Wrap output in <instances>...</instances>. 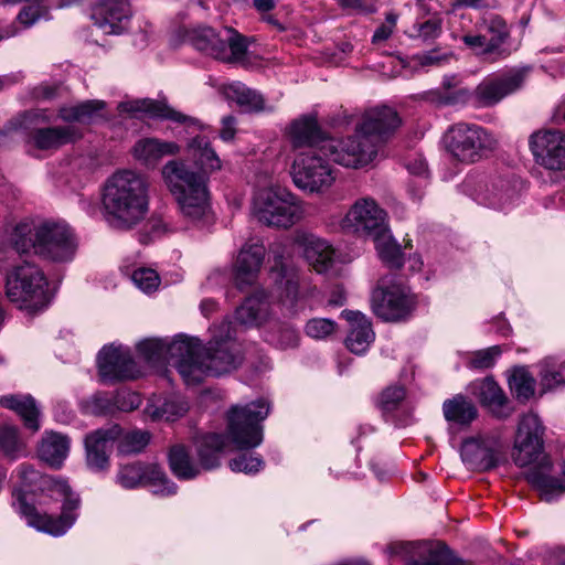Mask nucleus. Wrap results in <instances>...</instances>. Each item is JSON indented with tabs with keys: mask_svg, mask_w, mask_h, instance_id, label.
Instances as JSON below:
<instances>
[{
	"mask_svg": "<svg viewBox=\"0 0 565 565\" xmlns=\"http://www.w3.org/2000/svg\"><path fill=\"white\" fill-rule=\"evenodd\" d=\"M12 505L29 526L53 536L65 534L77 519L81 500L65 479L42 475L30 463L15 471Z\"/></svg>",
	"mask_w": 565,
	"mask_h": 565,
	"instance_id": "1",
	"label": "nucleus"
},
{
	"mask_svg": "<svg viewBox=\"0 0 565 565\" xmlns=\"http://www.w3.org/2000/svg\"><path fill=\"white\" fill-rule=\"evenodd\" d=\"M188 151L200 166L194 171L181 160H170L162 168V178L175 199L181 214L194 224L210 215L207 173L221 169V160L206 137L198 136L188 143Z\"/></svg>",
	"mask_w": 565,
	"mask_h": 565,
	"instance_id": "2",
	"label": "nucleus"
},
{
	"mask_svg": "<svg viewBox=\"0 0 565 565\" xmlns=\"http://www.w3.org/2000/svg\"><path fill=\"white\" fill-rule=\"evenodd\" d=\"M102 205L110 226L131 230L149 211L148 179L132 170L115 172L104 185Z\"/></svg>",
	"mask_w": 565,
	"mask_h": 565,
	"instance_id": "3",
	"label": "nucleus"
},
{
	"mask_svg": "<svg viewBox=\"0 0 565 565\" xmlns=\"http://www.w3.org/2000/svg\"><path fill=\"white\" fill-rule=\"evenodd\" d=\"M211 339L203 345L198 338L196 352L186 356L179 365V374L188 385L201 383L205 376H220L235 370L243 360L234 341V329L231 321L224 320L211 329Z\"/></svg>",
	"mask_w": 565,
	"mask_h": 565,
	"instance_id": "4",
	"label": "nucleus"
},
{
	"mask_svg": "<svg viewBox=\"0 0 565 565\" xmlns=\"http://www.w3.org/2000/svg\"><path fill=\"white\" fill-rule=\"evenodd\" d=\"M8 248L19 255L34 249L43 258L63 263L74 258L77 239L66 224L46 222L33 231L30 224L21 223L12 230Z\"/></svg>",
	"mask_w": 565,
	"mask_h": 565,
	"instance_id": "5",
	"label": "nucleus"
},
{
	"mask_svg": "<svg viewBox=\"0 0 565 565\" xmlns=\"http://www.w3.org/2000/svg\"><path fill=\"white\" fill-rule=\"evenodd\" d=\"M447 152L461 163H476L493 153L499 140L487 128L470 122L450 126L444 136Z\"/></svg>",
	"mask_w": 565,
	"mask_h": 565,
	"instance_id": "6",
	"label": "nucleus"
},
{
	"mask_svg": "<svg viewBox=\"0 0 565 565\" xmlns=\"http://www.w3.org/2000/svg\"><path fill=\"white\" fill-rule=\"evenodd\" d=\"M274 264L270 273L279 290V301L290 313L297 315L307 306L317 288L300 278L299 269L285 255V247L276 244L270 248Z\"/></svg>",
	"mask_w": 565,
	"mask_h": 565,
	"instance_id": "7",
	"label": "nucleus"
},
{
	"mask_svg": "<svg viewBox=\"0 0 565 565\" xmlns=\"http://www.w3.org/2000/svg\"><path fill=\"white\" fill-rule=\"evenodd\" d=\"M46 288L47 280L34 264L24 262L7 275L6 295L20 309L30 312L44 309L49 302Z\"/></svg>",
	"mask_w": 565,
	"mask_h": 565,
	"instance_id": "8",
	"label": "nucleus"
},
{
	"mask_svg": "<svg viewBox=\"0 0 565 565\" xmlns=\"http://www.w3.org/2000/svg\"><path fill=\"white\" fill-rule=\"evenodd\" d=\"M252 213L264 225L289 228L302 218L305 211L291 192L268 188L255 194Z\"/></svg>",
	"mask_w": 565,
	"mask_h": 565,
	"instance_id": "9",
	"label": "nucleus"
},
{
	"mask_svg": "<svg viewBox=\"0 0 565 565\" xmlns=\"http://www.w3.org/2000/svg\"><path fill=\"white\" fill-rule=\"evenodd\" d=\"M269 414V404L257 399L244 406L234 405L227 412V435L238 449H249L263 441L262 423Z\"/></svg>",
	"mask_w": 565,
	"mask_h": 565,
	"instance_id": "10",
	"label": "nucleus"
},
{
	"mask_svg": "<svg viewBox=\"0 0 565 565\" xmlns=\"http://www.w3.org/2000/svg\"><path fill=\"white\" fill-rule=\"evenodd\" d=\"M224 437L220 434H206L198 439L196 448L200 465L194 463L182 445H175L169 452V465L174 476L182 480L195 478L201 468L211 470L220 465V454L224 448Z\"/></svg>",
	"mask_w": 565,
	"mask_h": 565,
	"instance_id": "11",
	"label": "nucleus"
},
{
	"mask_svg": "<svg viewBox=\"0 0 565 565\" xmlns=\"http://www.w3.org/2000/svg\"><path fill=\"white\" fill-rule=\"evenodd\" d=\"M323 156L347 168L369 164L377 154L375 142L356 128L355 135L347 138L329 137L322 145Z\"/></svg>",
	"mask_w": 565,
	"mask_h": 565,
	"instance_id": "12",
	"label": "nucleus"
},
{
	"mask_svg": "<svg viewBox=\"0 0 565 565\" xmlns=\"http://www.w3.org/2000/svg\"><path fill=\"white\" fill-rule=\"evenodd\" d=\"M326 158L323 152H317L316 150L299 152L291 167L295 185L310 193H319L329 189L335 177Z\"/></svg>",
	"mask_w": 565,
	"mask_h": 565,
	"instance_id": "13",
	"label": "nucleus"
},
{
	"mask_svg": "<svg viewBox=\"0 0 565 565\" xmlns=\"http://www.w3.org/2000/svg\"><path fill=\"white\" fill-rule=\"evenodd\" d=\"M544 433L540 417L534 413L524 414L518 424L512 459L519 467H526L539 460L544 449Z\"/></svg>",
	"mask_w": 565,
	"mask_h": 565,
	"instance_id": "14",
	"label": "nucleus"
},
{
	"mask_svg": "<svg viewBox=\"0 0 565 565\" xmlns=\"http://www.w3.org/2000/svg\"><path fill=\"white\" fill-rule=\"evenodd\" d=\"M388 550L407 565H468L441 543L395 542Z\"/></svg>",
	"mask_w": 565,
	"mask_h": 565,
	"instance_id": "15",
	"label": "nucleus"
},
{
	"mask_svg": "<svg viewBox=\"0 0 565 565\" xmlns=\"http://www.w3.org/2000/svg\"><path fill=\"white\" fill-rule=\"evenodd\" d=\"M340 226L345 232L373 237L388 227L387 213L373 199L362 198L351 206Z\"/></svg>",
	"mask_w": 565,
	"mask_h": 565,
	"instance_id": "16",
	"label": "nucleus"
},
{
	"mask_svg": "<svg viewBox=\"0 0 565 565\" xmlns=\"http://www.w3.org/2000/svg\"><path fill=\"white\" fill-rule=\"evenodd\" d=\"M117 482L125 489L139 486H150L160 495H171L177 492V486L171 482L158 465H146L139 461L121 465L117 473Z\"/></svg>",
	"mask_w": 565,
	"mask_h": 565,
	"instance_id": "17",
	"label": "nucleus"
},
{
	"mask_svg": "<svg viewBox=\"0 0 565 565\" xmlns=\"http://www.w3.org/2000/svg\"><path fill=\"white\" fill-rule=\"evenodd\" d=\"M137 349L147 362L157 364L167 361L179 371L180 363L186 360V356L194 354L198 348L189 337L180 334L172 341L146 339L138 343Z\"/></svg>",
	"mask_w": 565,
	"mask_h": 565,
	"instance_id": "18",
	"label": "nucleus"
},
{
	"mask_svg": "<svg viewBox=\"0 0 565 565\" xmlns=\"http://www.w3.org/2000/svg\"><path fill=\"white\" fill-rule=\"evenodd\" d=\"M371 306L379 318L385 321H398L411 315L415 302L405 287L392 285L375 288L372 292Z\"/></svg>",
	"mask_w": 565,
	"mask_h": 565,
	"instance_id": "19",
	"label": "nucleus"
},
{
	"mask_svg": "<svg viewBox=\"0 0 565 565\" xmlns=\"http://www.w3.org/2000/svg\"><path fill=\"white\" fill-rule=\"evenodd\" d=\"M97 363L99 376L105 383L132 380L140 375L130 350L122 345H105L98 353Z\"/></svg>",
	"mask_w": 565,
	"mask_h": 565,
	"instance_id": "20",
	"label": "nucleus"
},
{
	"mask_svg": "<svg viewBox=\"0 0 565 565\" xmlns=\"http://www.w3.org/2000/svg\"><path fill=\"white\" fill-rule=\"evenodd\" d=\"M503 446L498 436L469 438L461 446V459L470 470L488 471L500 463Z\"/></svg>",
	"mask_w": 565,
	"mask_h": 565,
	"instance_id": "21",
	"label": "nucleus"
},
{
	"mask_svg": "<svg viewBox=\"0 0 565 565\" xmlns=\"http://www.w3.org/2000/svg\"><path fill=\"white\" fill-rule=\"evenodd\" d=\"M526 72L514 71L505 75L484 78L473 90V105L478 108L492 107L505 96L522 87Z\"/></svg>",
	"mask_w": 565,
	"mask_h": 565,
	"instance_id": "22",
	"label": "nucleus"
},
{
	"mask_svg": "<svg viewBox=\"0 0 565 565\" xmlns=\"http://www.w3.org/2000/svg\"><path fill=\"white\" fill-rule=\"evenodd\" d=\"M530 148L535 161L548 170H565V134L559 130L534 132Z\"/></svg>",
	"mask_w": 565,
	"mask_h": 565,
	"instance_id": "23",
	"label": "nucleus"
},
{
	"mask_svg": "<svg viewBox=\"0 0 565 565\" xmlns=\"http://www.w3.org/2000/svg\"><path fill=\"white\" fill-rule=\"evenodd\" d=\"M130 17V0H97L92 8V20L105 34H121Z\"/></svg>",
	"mask_w": 565,
	"mask_h": 565,
	"instance_id": "24",
	"label": "nucleus"
},
{
	"mask_svg": "<svg viewBox=\"0 0 565 565\" xmlns=\"http://www.w3.org/2000/svg\"><path fill=\"white\" fill-rule=\"evenodd\" d=\"M119 435L120 427L117 425L106 429H97L86 435L84 440L86 465L90 470L99 472L108 469L113 443Z\"/></svg>",
	"mask_w": 565,
	"mask_h": 565,
	"instance_id": "25",
	"label": "nucleus"
},
{
	"mask_svg": "<svg viewBox=\"0 0 565 565\" xmlns=\"http://www.w3.org/2000/svg\"><path fill=\"white\" fill-rule=\"evenodd\" d=\"M265 254L262 243H246L241 248L234 265V284L239 290L256 284Z\"/></svg>",
	"mask_w": 565,
	"mask_h": 565,
	"instance_id": "26",
	"label": "nucleus"
},
{
	"mask_svg": "<svg viewBox=\"0 0 565 565\" xmlns=\"http://www.w3.org/2000/svg\"><path fill=\"white\" fill-rule=\"evenodd\" d=\"M288 136L292 149L301 150L300 152H310L311 150L323 152L322 145L329 139L313 115H303L292 120Z\"/></svg>",
	"mask_w": 565,
	"mask_h": 565,
	"instance_id": "27",
	"label": "nucleus"
},
{
	"mask_svg": "<svg viewBox=\"0 0 565 565\" xmlns=\"http://www.w3.org/2000/svg\"><path fill=\"white\" fill-rule=\"evenodd\" d=\"M118 110L120 113H128L135 116L138 114H146L150 118L167 119L186 126H200L198 119L173 109L166 103V100H156L150 98L126 100L119 103Z\"/></svg>",
	"mask_w": 565,
	"mask_h": 565,
	"instance_id": "28",
	"label": "nucleus"
},
{
	"mask_svg": "<svg viewBox=\"0 0 565 565\" xmlns=\"http://www.w3.org/2000/svg\"><path fill=\"white\" fill-rule=\"evenodd\" d=\"M401 125V118L391 107H374L365 111L359 131L370 137L375 145Z\"/></svg>",
	"mask_w": 565,
	"mask_h": 565,
	"instance_id": "29",
	"label": "nucleus"
},
{
	"mask_svg": "<svg viewBox=\"0 0 565 565\" xmlns=\"http://www.w3.org/2000/svg\"><path fill=\"white\" fill-rule=\"evenodd\" d=\"M296 243L302 248L303 256L312 268L319 273H328L334 263V249L331 244L313 234L301 233Z\"/></svg>",
	"mask_w": 565,
	"mask_h": 565,
	"instance_id": "30",
	"label": "nucleus"
},
{
	"mask_svg": "<svg viewBox=\"0 0 565 565\" xmlns=\"http://www.w3.org/2000/svg\"><path fill=\"white\" fill-rule=\"evenodd\" d=\"M342 316L349 322L347 348L354 354H363L375 339L371 321L360 311L344 310Z\"/></svg>",
	"mask_w": 565,
	"mask_h": 565,
	"instance_id": "31",
	"label": "nucleus"
},
{
	"mask_svg": "<svg viewBox=\"0 0 565 565\" xmlns=\"http://www.w3.org/2000/svg\"><path fill=\"white\" fill-rule=\"evenodd\" d=\"M71 440L66 435L45 431L38 446L41 461L54 469H60L68 456Z\"/></svg>",
	"mask_w": 565,
	"mask_h": 565,
	"instance_id": "32",
	"label": "nucleus"
},
{
	"mask_svg": "<svg viewBox=\"0 0 565 565\" xmlns=\"http://www.w3.org/2000/svg\"><path fill=\"white\" fill-rule=\"evenodd\" d=\"M134 157L146 166H156L163 157L180 152V146L173 141L157 138L138 140L134 146Z\"/></svg>",
	"mask_w": 565,
	"mask_h": 565,
	"instance_id": "33",
	"label": "nucleus"
},
{
	"mask_svg": "<svg viewBox=\"0 0 565 565\" xmlns=\"http://www.w3.org/2000/svg\"><path fill=\"white\" fill-rule=\"evenodd\" d=\"M0 405L13 411L23 420L25 428L35 433L40 429V411L31 395L9 394L0 397Z\"/></svg>",
	"mask_w": 565,
	"mask_h": 565,
	"instance_id": "34",
	"label": "nucleus"
},
{
	"mask_svg": "<svg viewBox=\"0 0 565 565\" xmlns=\"http://www.w3.org/2000/svg\"><path fill=\"white\" fill-rule=\"evenodd\" d=\"M268 317L269 303L263 291L247 297L235 311L236 321L246 327H258L266 322Z\"/></svg>",
	"mask_w": 565,
	"mask_h": 565,
	"instance_id": "35",
	"label": "nucleus"
},
{
	"mask_svg": "<svg viewBox=\"0 0 565 565\" xmlns=\"http://www.w3.org/2000/svg\"><path fill=\"white\" fill-rule=\"evenodd\" d=\"M189 41L198 50L214 58H226V41L210 26H198L192 29L189 34Z\"/></svg>",
	"mask_w": 565,
	"mask_h": 565,
	"instance_id": "36",
	"label": "nucleus"
},
{
	"mask_svg": "<svg viewBox=\"0 0 565 565\" xmlns=\"http://www.w3.org/2000/svg\"><path fill=\"white\" fill-rule=\"evenodd\" d=\"M551 462L544 460L539 467H534L526 473V480L541 491L543 500L550 502L565 492V471L564 482L550 476Z\"/></svg>",
	"mask_w": 565,
	"mask_h": 565,
	"instance_id": "37",
	"label": "nucleus"
},
{
	"mask_svg": "<svg viewBox=\"0 0 565 565\" xmlns=\"http://www.w3.org/2000/svg\"><path fill=\"white\" fill-rule=\"evenodd\" d=\"M77 138L79 134L72 126L39 128L32 132V140L41 150L57 149Z\"/></svg>",
	"mask_w": 565,
	"mask_h": 565,
	"instance_id": "38",
	"label": "nucleus"
},
{
	"mask_svg": "<svg viewBox=\"0 0 565 565\" xmlns=\"http://www.w3.org/2000/svg\"><path fill=\"white\" fill-rule=\"evenodd\" d=\"M480 403L498 418H507L511 412L505 408L508 398L501 387L492 377L480 382L478 387Z\"/></svg>",
	"mask_w": 565,
	"mask_h": 565,
	"instance_id": "39",
	"label": "nucleus"
},
{
	"mask_svg": "<svg viewBox=\"0 0 565 565\" xmlns=\"http://www.w3.org/2000/svg\"><path fill=\"white\" fill-rule=\"evenodd\" d=\"M481 28L486 31V35H490L489 50L497 51V57L505 58L511 54V51L504 46L510 38V30L507 22L499 15H490L483 18L480 23Z\"/></svg>",
	"mask_w": 565,
	"mask_h": 565,
	"instance_id": "40",
	"label": "nucleus"
},
{
	"mask_svg": "<svg viewBox=\"0 0 565 565\" xmlns=\"http://www.w3.org/2000/svg\"><path fill=\"white\" fill-rule=\"evenodd\" d=\"M518 198L514 183L504 178H498L487 188L483 199L493 209L504 210Z\"/></svg>",
	"mask_w": 565,
	"mask_h": 565,
	"instance_id": "41",
	"label": "nucleus"
},
{
	"mask_svg": "<svg viewBox=\"0 0 565 565\" xmlns=\"http://www.w3.org/2000/svg\"><path fill=\"white\" fill-rule=\"evenodd\" d=\"M443 413L446 420L459 425H469L478 415L477 408L472 402L460 394L444 402Z\"/></svg>",
	"mask_w": 565,
	"mask_h": 565,
	"instance_id": "42",
	"label": "nucleus"
},
{
	"mask_svg": "<svg viewBox=\"0 0 565 565\" xmlns=\"http://www.w3.org/2000/svg\"><path fill=\"white\" fill-rule=\"evenodd\" d=\"M372 238L380 258L387 266L392 268H399L403 266V253L401 246L393 238L388 227H386L383 233H379V235H374Z\"/></svg>",
	"mask_w": 565,
	"mask_h": 565,
	"instance_id": "43",
	"label": "nucleus"
},
{
	"mask_svg": "<svg viewBox=\"0 0 565 565\" xmlns=\"http://www.w3.org/2000/svg\"><path fill=\"white\" fill-rule=\"evenodd\" d=\"M105 108L102 100H86L77 105L62 107L58 116L65 121L89 122L100 116Z\"/></svg>",
	"mask_w": 565,
	"mask_h": 565,
	"instance_id": "44",
	"label": "nucleus"
},
{
	"mask_svg": "<svg viewBox=\"0 0 565 565\" xmlns=\"http://www.w3.org/2000/svg\"><path fill=\"white\" fill-rule=\"evenodd\" d=\"M536 381L524 366L515 367L509 377V386L515 398L525 403L535 394Z\"/></svg>",
	"mask_w": 565,
	"mask_h": 565,
	"instance_id": "45",
	"label": "nucleus"
},
{
	"mask_svg": "<svg viewBox=\"0 0 565 565\" xmlns=\"http://www.w3.org/2000/svg\"><path fill=\"white\" fill-rule=\"evenodd\" d=\"M231 97L237 105L248 111L265 110V100L260 93L248 88L243 84H235L231 87Z\"/></svg>",
	"mask_w": 565,
	"mask_h": 565,
	"instance_id": "46",
	"label": "nucleus"
},
{
	"mask_svg": "<svg viewBox=\"0 0 565 565\" xmlns=\"http://www.w3.org/2000/svg\"><path fill=\"white\" fill-rule=\"evenodd\" d=\"M0 450L11 459H17L24 454L25 445L15 426L4 425L0 428Z\"/></svg>",
	"mask_w": 565,
	"mask_h": 565,
	"instance_id": "47",
	"label": "nucleus"
},
{
	"mask_svg": "<svg viewBox=\"0 0 565 565\" xmlns=\"http://www.w3.org/2000/svg\"><path fill=\"white\" fill-rule=\"evenodd\" d=\"M266 340L279 349H292L298 347L300 337L296 328L287 323L277 324L276 329L271 331Z\"/></svg>",
	"mask_w": 565,
	"mask_h": 565,
	"instance_id": "48",
	"label": "nucleus"
},
{
	"mask_svg": "<svg viewBox=\"0 0 565 565\" xmlns=\"http://www.w3.org/2000/svg\"><path fill=\"white\" fill-rule=\"evenodd\" d=\"M119 437L118 451L122 455L140 452L150 440V435L143 430L127 431Z\"/></svg>",
	"mask_w": 565,
	"mask_h": 565,
	"instance_id": "49",
	"label": "nucleus"
},
{
	"mask_svg": "<svg viewBox=\"0 0 565 565\" xmlns=\"http://www.w3.org/2000/svg\"><path fill=\"white\" fill-rule=\"evenodd\" d=\"M188 411V405L184 402L168 399L161 406H149L147 413L153 419L174 420L184 415Z\"/></svg>",
	"mask_w": 565,
	"mask_h": 565,
	"instance_id": "50",
	"label": "nucleus"
},
{
	"mask_svg": "<svg viewBox=\"0 0 565 565\" xmlns=\"http://www.w3.org/2000/svg\"><path fill=\"white\" fill-rule=\"evenodd\" d=\"M406 396L405 387L394 384L385 387L376 399L377 407L384 413L395 411Z\"/></svg>",
	"mask_w": 565,
	"mask_h": 565,
	"instance_id": "51",
	"label": "nucleus"
},
{
	"mask_svg": "<svg viewBox=\"0 0 565 565\" xmlns=\"http://www.w3.org/2000/svg\"><path fill=\"white\" fill-rule=\"evenodd\" d=\"M501 353L502 350L499 345L475 351L470 354L467 361V366L479 371L491 369Z\"/></svg>",
	"mask_w": 565,
	"mask_h": 565,
	"instance_id": "52",
	"label": "nucleus"
},
{
	"mask_svg": "<svg viewBox=\"0 0 565 565\" xmlns=\"http://www.w3.org/2000/svg\"><path fill=\"white\" fill-rule=\"evenodd\" d=\"M227 57L221 58L225 62H236L243 60L247 52L246 39L232 28L225 29Z\"/></svg>",
	"mask_w": 565,
	"mask_h": 565,
	"instance_id": "53",
	"label": "nucleus"
},
{
	"mask_svg": "<svg viewBox=\"0 0 565 565\" xmlns=\"http://www.w3.org/2000/svg\"><path fill=\"white\" fill-rule=\"evenodd\" d=\"M441 19L433 17L426 21L416 22L412 26L408 34L411 38H417L424 42H430L436 40L441 34Z\"/></svg>",
	"mask_w": 565,
	"mask_h": 565,
	"instance_id": "54",
	"label": "nucleus"
},
{
	"mask_svg": "<svg viewBox=\"0 0 565 565\" xmlns=\"http://www.w3.org/2000/svg\"><path fill=\"white\" fill-rule=\"evenodd\" d=\"M335 330V322L326 318L310 319L305 326V332L308 337L322 340L331 335Z\"/></svg>",
	"mask_w": 565,
	"mask_h": 565,
	"instance_id": "55",
	"label": "nucleus"
},
{
	"mask_svg": "<svg viewBox=\"0 0 565 565\" xmlns=\"http://www.w3.org/2000/svg\"><path fill=\"white\" fill-rule=\"evenodd\" d=\"M462 42L478 55L492 61L501 58L497 57V51L489 50L490 41L486 34H466L462 36Z\"/></svg>",
	"mask_w": 565,
	"mask_h": 565,
	"instance_id": "56",
	"label": "nucleus"
},
{
	"mask_svg": "<svg viewBox=\"0 0 565 565\" xmlns=\"http://www.w3.org/2000/svg\"><path fill=\"white\" fill-rule=\"evenodd\" d=\"M134 284L143 292H152L160 285V277L156 270L151 268H138L132 274Z\"/></svg>",
	"mask_w": 565,
	"mask_h": 565,
	"instance_id": "57",
	"label": "nucleus"
},
{
	"mask_svg": "<svg viewBox=\"0 0 565 565\" xmlns=\"http://www.w3.org/2000/svg\"><path fill=\"white\" fill-rule=\"evenodd\" d=\"M263 463L260 457L243 454L230 461V468L235 472L255 473L260 470Z\"/></svg>",
	"mask_w": 565,
	"mask_h": 565,
	"instance_id": "58",
	"label": "nucleus"
},
{
	"mask_svg": "<svg viewBox=\"0 0 565 565\" xmlns=\"http://www.w3.org/2000/svg\"><path fill=\"white\" fill-rule=\"evenodd\" d=\"M111 401L114 411L117 409L121 412H131L141 404V397L138 393L126 390L117 392Z\"/></svg>",
	"mask_w": 565,
	"mask_h": 565,
	"instance_id": "59",
	"label": "nucleus"
},
{
	"mask_svg": "<svg viewBox=\"0 0 565 565\" xmlns=\"http://www.w3.org/2000/svg\"><path fill=\"white\" fill-rule=\"evenodd\" d=\"M85 409L93 415H107L114 412L113 401L105 394H96L85 402Z\"/></svg>",
	"mask_w": 565,
	"mask_h": 565,
	"instance_id": "60",
	"label": "nucleus"
},
{
	"mask_svg": "<svg viewBox=\"0 0 565 565\" xmlns=\"http://www.w3.org/2000/svg\"><path fill=\"white\" fill-rule=\"evenodd\" d=\"M337 2L348 14H369L376 10L369 0H337Z\"/></svg>",
	"mask_w": 565,
	"mask_h": 565,
	"instance_id": "61",
	"label": "nucleus"
},
{
	"mask_svg": "<svg viewBox=\"0 0 565 565\" xmlns=\"http://www.w3.org/2000/svg\"><path fill=\"white\" fill-rule=\"evenodd\" d=\"M540 384L542 388L541 394L552 391L559 385L565 384L564 372L562 369L559 371L544 370L541 373Z\"/></svg>",
	"mask_w": 565,
	"mask_h": 565,
	"instance_id": "62",
	"label": "nucleus"
},
{
	"mask_svg": "<svg viewBox=\"0 0 565 565\" xmlns=\"http://www.w3.org/2000/svg\"><path fill=\"white\" fill-rule=\"evenodd\" d=\"M470 99L473 102V93L459 86L449 93H446L444 97L445 103L448 105L466 104Z\"/></svg>",
	"mask_w": 565,
	"mask_h": 565,
	"instance_id": "63",
	"label": "nucleus"
},
{
	"mask_svg": "<svg viewBox=\"0 0 565 565\" xmlns=\"http://www.w3.org/2000/svg\"><path fill=\"white\" fill-rule=\"evenodd\" d=\"M235 124L236 119L234 116H225L222 119V129L220 131V137L224 141H231L235 136Z\"/></svg>",
	"mask_w": 565,
	"mask_h": 565,
	"instance_id": "64",
	"label": "nucleus"
}]
</instances>
